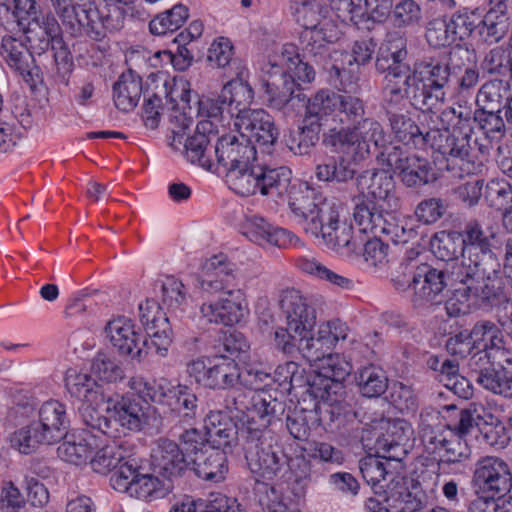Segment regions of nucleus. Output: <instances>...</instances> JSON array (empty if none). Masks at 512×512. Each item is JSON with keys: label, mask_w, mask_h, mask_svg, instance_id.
Returning a JSON list of instances; mask_svg holds the SVG:
<instances>
[{"label": "nucleus", "mask_w": 512, "mask_h": 512, "mask_svg": "<svg viewBox=\"0 0 512 512\" xmlns=\"http://www.w3.org/2000/svg\"><path fill=\"white\" fill-rule=\"evenodd\" d=\"M106 413L110 415L115 434L119 428L141 431L148 424L150 405L140 396L132 394L112 397L106 393Z\"/></svg>", "instance_id": "6ab92c4d"}, {"label": "nucleus", "mask_w": 512, "mask_h": 512, "mask_svg": "<svg viewBox=\"0 0 512 512\" xmlns=\"http://www.w3.org/2000/svg\"><path fill=\"white\" fill-rule=\"evenodd\" d=\"M98 448L94 435L85 433L78 441H65L57 449L58 456L65 462L75 465L86 463Z\"/></svg>", "instance_id": "8fccbe9b"}, {"label": "nucleus", "mask_w": 512, "mask_h": 512, "mask_svg": "<svg viewBox=\"0 0 512 512\" xmlns=\"http://www.w3.org/2000/svg\"><path fill=\"white\" fill-rule=\"evenodd\" d=\"M471 129L463 131L459 129H431L428 131L427 147L438 152L446 161L441 169L451 171L454 167L449 163L450 159L465 161L471 152Z\"/></svg>", "instance_id": "393cba45"}, {"label": "nucleus", "mask_w": 512, "mask_h": 512, "mask_svg": "<svg viewBox=\"0 0 512 512\" xmlns=\"http://www.w3.org/2000/svg\"><path fill=\"white\" fill-rule=\"evenodd\" d=\"M192 120L181 116V125L173 129V139L171 147L179 150L184 147L185 155L191 163H197L199 166L210 170L212 167V142L217 143V131L214 130V124L210 120L200 121L192 135L190 125Z\"/></svg>", "instance_id": "f8f14e48"}, {"label": "nucleus", "mask_w": 512, "mask_h": 512, "mask_svg": "<svg viewBox=\"0 0 512 512\" xmlns=\"http://www.w3.org/2000/svg\"><path fill=\"white\" fill-rule=\"evenodd\" d=\"M348 327L339 319L319 325L316 333L310 331L305 337L291 336L282 330L276 333V348L286 355L299 351L309 362H316L327 356L339 340L347 337Z\"/></svg>", "instance_id": "0eeeda50"}, {"label": "nucleus", "mask_w": 512, "mask_h": 512, "mask_svg": "<svg viewBox=\"0 0 512 512\" xmlns=\"http://www.w3.org/2000/svg\"><path fill=\"white\" fill-rule=\"evenodd\" d=\"M460 263L446 264L445 269L434 268L423 263L417 266L409 282L414 290L413 303L416 307L437 305L444 302L454 286H460V281L454 279L452 272Z\"/></svg>", "instance_id": "9d476101"}, {"label": "nucleus", "mask_w": 512, "mask_h": 512, "mask_svg": "<svg viewBox=\"0 0 512 512\" xmlns=\"http://www.w3.org/2000/svg\"><path fill=\"white\" fill-rule=\"evenodd\" d=\"M478 35L483 44L494 45L499 43L508 33L510 18H496L491 15H484L480 19Z\"/></svg>", "instance_id": "052dcab7"}, {"label": "nucleus", "mask_w": 512, "mask_h": 512, "mask_svg": "<svg viewBox=\"0 0 512 512\" xmlns=\"http://www.w3.org/2000/svg\"><path fill=\"white\" fill-rule=\"evenodd\" d=\"M222 97L226 99L229 107V116L238 120L244 112H253L249 109L254 98V91L248 82L236 77L228 81L222 88Z\"/></svg>", "instance_id": "c03bdc74"}, {"label": "nucleus", "mask_w": 512, "mask_h": 512, "mask_svg": "<svg viewBox=\"0 0 512 512\" xmlns=\"http://www.w3.org/2000/svg\"><path fill=\"white\" fill-rule=\"evenodd\" d=\"M70 421L66 407L57 400L44 402L37 419L15 431L11 443L23 454H31L41 445H53L67 435Z\"/></svg>", "instance_id": "7ed1b4c3"}, {"label": "nucleus", "mask_w": 512, "mask_h": 512, "mask_svg": "<svg viewBox=\"0 0 512 512\" xmlns=\"http://www.w3.org/2000/svg\"><path fill=\"white\" fill-rule=\"evenodd\" d=\"M56 14L66 31L73 37H88L103 41L108 34L124 27L126 11L118 6H128L135 0H104L99 9L94 0H51Z\"/></svg>", "instance_id": "f03ea898"}, {"label": "nucleus", "mask_w": 512, "mask_h": 512, "mask_svg": "<svg viewBox=\"0 0 512 512\" xmlns=\"http://www.w3.org/2000/svg\"><path fill=\"white\" fill-rule=\"evenodd\" d=\"M104 332L120 355L129 356L137 361H141L152 346L147 338L140 339L135 324L125 317L109 321Z\"/></svg>", "instance_id": "b1692460"}, {"label": "nucleus", "mask_w": 512, "mask_h": 512, "mask_svg": "<svg viewBox=\"0 0 512 512\" xmlns=\"http://www.w3.org/2000/svg\"><path fill=\"white\" fill-rule=\"evenodd\" d=\"M91 374L106 383L121 381L125 376L120 364L105 353H98L93 359Z\"/></svg>", "instance_id": "0e129e2a"}, {"label": "nucleus", "mask_w": 512, "mask_h": 512, "mask_svg": "<svg viewBox=\"0 0 512 512\" xmlns=\"http://www.w3.org/2000/svg\"><path fill=\"white\" fill-rule=\"evenodd\" d=\"M355 381L360 393L367 398H378L388 388L386 372L374 364L359 368L355 374Z\"/></svg>", "instance_id": "49530a36"}, {"label": "nucleus", "mask_w": 512, "mask_h": 512, "mask_svg": "<svg viewBox=\"0 0 512 512\" xmlns=\"http://www.w3.org/2000/svg\"><path fill=\"white\" fill-rule=\"evenodd\" d=\"M355 155L347 157L345 155L330 156L323 163L315 168V175L319 181L332 182L336 184H347L355 181L360 172L357 169Z\"/></svg>", "instance_id": "c9c22d12"}, {"label": "nucleus", "mask_w": 512, "mask_h": 512, "mask_svg": "<svg viewBox=\"0 0 512 512\" xmlns=\"http://www.w3.org/2000/svg\"><path fill=\"white\" fill-rule=\"evenodd\" d=\"M285 166L271 168L267 165H241L230 168L225 178L229 188L241 196H251L259 192L262 196L272 199L278 195V190H283Z\"/></svg>", "instance_id": "1a4fd4ad"}, {"label": "nucleus", "mask_w": 512, "mask_h": 512, "mask_svg": "<svg viewBox=\"0 0 512 512\" xmlns=\"http://www.w3.org/2000/svg\"><path fill=\"white\" fill-rule=\"evenodd\" d=\"M321 130L322 127L319 124L303 117L301 125L296 129L289 130L288 135H285V144L295 155H310L321 138Z\"/></svg>", "instance_id": "a19ab883"}, {"label": "nucleus", "mask_w": 512, "mask_h": 512, "mask_svg": "<svg viewBox=\"0 0 512 512\" xmlns=\"http://www.w3.org/2000/svg\"><path fill=\"white\" fill-rule=\"evenodd\" d=\"M241 436L245 460L252 474L263 480L281 479L291 469L293 460L272 431L248 432Z\"/></svg>", "instance_id": "423d86ee"}, {"label": "nucleus", "mask_w": 512, "mask_h": 512, "mask_svg": "<svg viewBox=\"0 0 512 512\" xmlns=\"http://www.w3.org/2000/svg\"><path fill=\"white\" fill-rule=\"evenodd\" d=\"M214 154L217 163L227 172L230 168H237L241 165H249L256 160V148L248 135L225 134L218 137L214 145Z\"/></svg>", "instance_id": "a878e982"}, {"label": "nucleus", "mask_w": 512, "mask_h": 512, "mask_svg": "<svg viewBox=\"0 0 512 512\" xmlns=\"http://www.w3.org/2000/svg\"><path fill=\"white\" fill-rule=\"evenodd\" d=\"M472 482L477 493L500 499L512 488V474L502 459L486 457L477 462Z\"/></svg>", "instance_id": "4be33fe9"}, {"label": "nucleus", "mask_w": 512, "mask_h": 512, "mask_svg": "<svg viewBox=\"0 0 512 512\" xmlns=\"http://www.w3.org/2000/svg\"><path fill=\"white\" fill-rule=\"evenodd\" d=\"M279 65L284 67L288 73H293L296 81L311 83L315 79L313 62L304 61L298 52V48L291 43L284 44L279 53L275 54Z\"/></svg>", "instance_id": "a18cd8bd"}, {"label": "nucleus", "mask_w": 512, "mask_h": 512, "mask_svg": "<svg viewBox=\"0 0 512 512\" xmlns=\"http://www.w3.org/2000/svg\"><path fill=\"white\" fill-rule=\"evenodd\" d=\"M447 19L455 41L466 40L474 31H479L481 24L479 16L467 9L456 11Z\"/></svg>", "instance_id": "bf43d9fd"}, {"label": "nucleus", "mask_w": 512, "mask_h": 512, "mask_svg": "<svg viewBox=\"0 0 512 512\" xmlns=\"http://www.w3.org/2000/svg\"><path fill=\"white\" fill-rule=\"evenodd\" d=\"M391 132L404 147L412 144L415 148L427 147L428 131L423 133L416 122L407 114L387 110L385 113Z\"/></svg>", "instance_id": "e433bc0d"}, {"label": "nucleus", "mask_w": 512, "mask_h": 512, "mask_svg": "<svg viewBox=\"0 0 512 512\" xmlns=\"http://www.w3.org/2000/svg\"><path fill=\"white\" fill-rule=\"evenodd\" d=\"M280 307L285 315L286 326H277L274 331V345L276 346V333L283 331L291 336L305 337L316 324V311L303 297L300 291L288 289L282 293Z\"/></svg>", "instance_id": "a211bd4d"}, {"label": "nucleus", "mask_w": 512, "mask_h": 512, "mask_svg": "<svg viewBox=\"0 0 512 512\" xmlns=\"http://www.w3.org/2000/svg\"><path fill=\"white\" fill-rule=\"evenodd\" d=\"M463 233L455 230L437 232L430 241L433 254L447 264L461 262L459 256L467 258L463 243Z\"/></svg>", "instance_id": "37998d69"}, {"label": "nucleus", "mask_w": 512, "mask_h": 512, "mask_svg": "<svg viewBox=\"0 0 512 512\" xmlns=\"http://www.w3.org/2000/svg\"><path fill=\"white\" fill-rule=\"evenodd\" d=\"M170 398L174 400L170 403L173 406L172 411L175 414L176 423L172 430H180L182 426L193 425L195 419L199 416L198 398L188 386L178 385L169 389Z\"/></svg>", "instance_id": "4c0bfd02"}, {"label": "nucleus", "mask_w": 512, "mask_h": 512, "mask_svg": "<svg viewBox=\"0 0 512 512\" xmlns=\"http://www.w3.org/2000/svg\"><path fill=\"white\" fill-rule=\"evenodd\" d=\"M337 104L340 121L349 124L348 126L355 127L366 118L365 102L352 93H338Z\"/></svg>", "instance_id": "6e6d98bb"}, {"label": "nucleus", "mask_w": 512, "mask_h": 512, "mask_svg": "<svg viewBox=\"0 0 512 512\" xmlns=\"http://www.w3.org/2000/svg\"><path fill=\"white\" fill-rule=\"evenodd\" d=\"M450 67L434 57L417 59L412 66L410 86L405 98L417 110L432 112L446 98Z\"/></svg>", "instance_id": "39448f33"}, {"label": "nucleus", "mask_w": 512, "mask_h": 512, "mask_svg": "<svg viewBox=\"0 0 512 512\" xmlns=\"http://www.w3.org/2000/svg\"><path fill=\"white\" fill-rule=\"evenodd\" d=\"M69 393L81 399L84 404L79 408L83 424L87 428L97 430L102 434L115 437L110 415H102L96 406L106 402V390L90 374L79 373L69 376L66 382Z\"/></svg>", "instance_id": "6e6552de"}, {"label": "nucleus", "mask_w": 512, "mask_h": 512, "mask_svg": "<svg viewBox=\"0 0 512 512\" xmlns=\"http://www.w3.org/2000/svg\"><path fill=\"white\" fill-rule=\"evenodd\" d=\"M297 266L303 272L314 275L321 280H325L343 289H351L353 287V281L351 279L330 270L315 258H299Z\"/></svg>", "instance_id": "13d9d810"}, {"label": "nucleus", "mask_w": 512, "mask_h": 512, "mask_svg": "<svg viewBox=\"0 0 512 512\" xmlns=\"http://www.w3.org/2000/svg\"><path fill=\"white\" fill-rule=\"evenodd\" d=\"M425 38L433 48H443L455 42L453 33L446 17L435 18L426 26Z\"/></svg>", "instance_id": "774afa93"}, {"label": "nucleus", "mask_w": 512, "mask_h": 512, "mask_svg": "<svg viewBox=\"0 0 512 512\" xmlns=\"http://www.w3.org/2000/svg\"><path fill=\"white\" fill-rule=\"evenodd\" d=\"M390 169H367L361 171L356 178L355 186L358 195L355 202L353 217L365 227H377L382 234L397 236V226L388 218L400 207V199L396 195L395 180Z\"/></svg>", "instance_id": "f257e3e1"}, {"label": "nucleus", "mask_w": 512, "mask_h": 512, "mask_svg": "<svg viewBox=\"0 0 512 512\" xmlns=\"http://www.w3.org/2000/svg\"><path fill=\"white\" fill-rule=\"evenodd\" d=\"M413 431L409 423L402 419L385 422L382 430V440L378 448L383 459L394 462L395 470H402V461L411 448L410 440Z\"/></svg>", "instance_id": "cd10ccee"}, {"label": "nucleus", "mask_w": 512, "mask_h": 512, "mask_svg": "<svg viewBox=\"0 0 512 512\" xmlns=\"http://www.w3.org/2000/svg\"><path fill=\"white\" fill-rule=\"evenodd\" d=\"M2 49L7 54L9 65L20 73L28 72L29 60L32 59L28 47L21 41L11 36L2 39Z\"/></svg>", "instance_id": "69168bd1"}, {"label": "nucleus", "mask_w": 512, "mask_h": 512, "mask_svg": "<svg viewBox=\"0 0 512 512\" xmlns=\"http://www.w3.org/2000/svg\"><path fill=\"white\" fill-rule=\"evenodd\" d=\"M301 39L303 58H308L315 65H321L329 57V42L326 41L322 30H306Z\"/></svg>", "instance_id": "5fc2aeb1"}, {"label": "nucleus", "mask_w": 512, "mask_h": 512, "mask_svg": "<svg viewBox=\"0 0 512 512\" xmlns=\"http://www.w3.org/2000/svg\"><path fill=\"white\" fill-rule=\"evenodd\" d=\"M227 453L222 449H213L208 452H200L190 461V472L198 478L219 483L223 481L228 472Z\"/></svg>", "instance_id": "72a5a7b5"}, {"label": "nucleus", "mask_w": 512, "mask_h": 512, "mask_svg": "<svg viewBox=\"0 0 512 512\" xmlns=\"http://www.w3.org/2000/svg\"><path fill=\"white\" fill-rule=\"evenodd\" d=\"M339 220L338 207L326 200L320 201L319 207L315 210L313 215L304 225V230L315 237H321L323 234L328 233L333 225H337Z\"/></svg>", "instance_id": "603ef678"}, {"label": "nucleus", "mask_w": 512, "mask_h": 512, "mask_svg": "<svg viewBox=\"0 0 512 512\" xmlns=\"http://www.w3.org/2000/svg\"><path fill=\"white\" fill-rule=\"evenodd\" d=\"M237 276V265L227 255L220 253L203 263L196 276L195 286L208 296L223 295L236 290Z\"/></svg>", "instance_id": "f3484780"}, {"label": "nucleus", "mask_w": 512, "mask_h": 512, "mask_svg": "<svg viewBox=\"0 0 512 512\" xmlns=\"http://www.w3.org/2000/svg\"><path fill=\"white\" fill-rule=\"evenodd\" d=\"M142 91V78L128 69L113 84L115 106L125 112L133 110L139 102Z\"/></svg>", "instance_id": "58836bf2"}, {"label": "nucleus", "mask_w": 512, "mask_h": 512, "mask_svg": "<svg viewBox=\"0 0 512 512\" xmlns=\"http://www.w3.org/2000/svg\"><path fill=\"white\" fill-rule=\"evenodd\" d=\"M243 234L258 245L270 244L284 248L292 243L295 236L286 229L274 227L260 216L247 219Z\"/></svg>", "instance_id": "f704fd0d"}, {"label": "nucleus", "mask_w": 512, "mask_h": 512, "mask_svg": "<svg viewBox=\"0 0 512 512\" xmlns=\"http://www.w3.org/2000/svg\"><path fill=\"white\" fill-rule=\"evenodd\" d=\"M127 460H136L129 455H125V450L122 445H106L94 450L93 455L90 457L89 464L92 470L96 473L106 475L112 470L117 468L120 470V466Z\"/></svg>", "instance_id": "09e8293b"}, {"label": "nucleus", "mask_w": 512, "mask_h": 512, "mask_svg": "<svg viewBox=\"0 0 512 512\" xmlns=\"http://www.w3.org/2000/svg\"><path fill=\"white\" fill-rule=\"evenodd\" d=\"M357 227H353L347 221H337V225H333L328 233L323 234L324 243L332 250L345 256L360 255L363 245V234L372 232L375 235L380 233L377 227H365L355 221Z\"/></svg>", "instance_id": "473e14b6"}, {"label": "nucleus", "mask_w": 512, "mask_h": 512, "mask_svg": "<svg viewBox=\"0 0 512 512\" xmlns=\"http://www.w3.org/2000/svg\"><path fill=\"white\" fill-rule=\"evenodd\" d=\"M151 458L152 472L158 475L165 484H170L171 490L174 483L179 482L190 473V462L179 445L172 440H160Z\"/></svg>", "instance_id": "5701e85b"}, {"label": "nucleus", "mask_w": 512, "mask_h": 512, "mask_svg": "<svg viewBox=\"0 0 512 512\" xmlns=\"http://www.w3.org/2000/svg\"><path fill=\"white\" fill-rule=\"evenodd\" d=\"M323 381L320 376H314L312 386L301 392L298 404L294 409L302 411L308 416L319 418L318 414L323 406V404H321L323 399L320 398V391L325 390V383Z\"/></svg>", "instance_id": "680f3d73"}, {"label": "nucleus", "mask_w": 512, "mask_h": 512, "mask_svg": "<svg viewBox=\"0 0 512 512\" xmlns=\"http://www.w3.org/2000/svg\"><path fill=\"white\" fill-rule=\"evenodd\" d=\"M463 243L467 258L461 259L459 268H471L480 271L483 266L497 267L500 262L497 254L493 251L494 242H497L498 233L493 227L483 228L477 219H471L464 225L462 231Z\"/></svg>", "instance_id": "4468645a"}, {"label": "nucleus", "mask_w": 512, "mask_h": 512, "mask_svg": "<svg viewBox=\"0 0 512 512\" xmlns=\"http://www.w3.org/2000/svg\"><path fill=\"white\" fill-rule=\"evenodd\" d=\"M205 387L209 389H231L240 380V369L235 359L214 355L209 366Z\"/></svg>", "instance_id": "79ce46f5"}, {"label": "nucleus", "mask_w": 512, "mask_h": 512, "mask_svg": "<svg viewBox=\"0 0 512 512\" xmlns=\"http://www.w3.org/2000/svg\"><path fill=\"white\" fill-rule=\"evenodd\" d=\"M248 313L247 303L240 289L228 291L216 302L203 303L200 314L209 323L233 326Z\"/></svg>", "instance_id": "c85d7f7f"}, {"label": "nucleus", "mask_w": 512, "mask_h": 512, "mask_svg": "<svg viewBox=\"0 0 512 512\" xmlns=\"http://www.w3.org/2000/svg\"><path fill=\"white\" fill-rule=\"evenodd\" d=\"M244 113L234 122L238 132L248 135L251 141L254 139L264 152L271 153L279 138V129L274 118L263 109Z\"/></svg>", "instance_id": "bb28decb"}, {"label": "nucleus", "mask_w": 512, "mask_h": 512, "mask_svg": "<svg viewBox=\"0 0 512 512\" xmlns=\"http://www.w3.org/2000/svg\"><path fill=\"white\" fill-rule=\"evenodd\" d=\"M321 141L322 145L331 151L347 150L355 155L357 138L354 127H331L323 132Z\"/></svg>", "instance_id": "4d7b16f0"}, {"label": "nucleus", "mask_w": 512, "mask_h": 512, "mask_svg": "<svg viewBox=\"0 0 512 512\" xmlns=\"http://www.w3.org/2000/svg\"><path fill=\"white\" fill-rule=\"evenodd\" d=\"M262 72L260 87L269 108L284 111L288 107H294L295 103L305 101L301 85L292 74L279 65L275 57L262 68Z\"/></svg>", "instance_id": "9b49d317"}, {"label": "nucleus", "mask_w": 512, "mask_h": 512, "mask_svg": "<svg viewBox=\"0 0 512 512\" xmlns=\"http://www.w3.org/2000/svg\"><path fill=\"white\" fill-rule=\"evenodd\" d=\"M10 15L2 17L0 23H16L22 29L32 26L37 19V9L34 0H12Z\"/></svg>", "instance_id": "338daca9"}, {"label": "nucleus", "mask_w": 512, "mask_h": 512, "mask_svg": "<svg viewBox=\"0 0 512 512\" xmlns=\"http://www.w3.org/2000/svg\"><path fill=\"white\" fill-rule=\"evenodd\" d=\"M381 491H375V497L367 500V509H380L384 512H416L423 504L425 495L417 491L413 485V491L409 490L407 479L399 474L391 478L386 485L379 486Z\"/></svg>", "instance_id": "2eb2a0df"}, {"label": "nucleus", "mask_w": 512, "mask_h": 512, "mask_svg": "<svg viewBox=\"0 0 512 512\" xmlns=\"http://www.w3.org/2000/svg\"><path fill=\"white\" fill-rule=\"evenodd\" d=\"M319 420L320 418L311 417L293 409L288 411L285 424L289 434L295 440L305 441L309 438L311 430L317 428Z\"/></svg>", "instance_id": "e2e57ef3"}, {"label": "nucleus", "mask_w": 512, "mask_h": 512, "mask_svg": "<svg viewBox=\"0 0 512 512\" xmlns=\"http://www.w3.org/2000/svg\"><path fill=\"white\" fill-rule=\"evenodd\" d=\"M357 141L355 143V159L364 160L372 154L371 144L378 150L376 160L384 165L386 158L384 154L388 153L389 148H397L389 140V135L385 132L380 122L374 118L367 117L361 123L354 127Z\"/></svg>", "instance_id": "c756f323"}, {"label": "nucleus", "mask_w": 512, "mask_h": 512, "mask_svg": "<svg viewBox=\"0 0 512 512\" xmlns=\"http://www.w3.org/2000/svg\"><path fill=\"white\" fill-rule=\"evenodd\" d=\"M139 468L136 460L122 464L110 478L113 489L145 501L162 498L171 491V485L165 484L154 472L144 474Z\"/></svg>", "instance_id": "ddd939ff"}, {"label": "nucleus", "mask_w": 512, "mask_h": 512, "mask_svg": "<svg viewBox=\"0 0 512 512\" xmlns=\"http://www.w3.org/2000/svg\"><path fill=\"white\" fill-rule=\"evenodd\" d=\"M338 92L330 89H321L305 101H300L305 107L304 117L323 127L329 117L337 112Z\"/></svg>", "instance_id": "ea45409f"}, {"label": "nucleus", "mask_w": 512, "mask_h": 512, "mask_svg": "<svg viewBox=\"0 0 512 512\" xmlns=\"http://www.w3.org/2000/svg\"><path fill=\"white\" fill-rule=\"evenodd\" d=\"M281 177H285L283 190H278V195H273L272 200L287 202L297 222L304 226L324 199L308 185L292 182V172L288 167L285 166Z\"/></svg>", "instance_id": "412c9836"}, {"label": "nucleus", "mask_w": 512, "mask_h": 512, "mask_svg": "<svg viewBox=\"0 0 512 512\" xmlns=\"http://www.w3.org/2000/svg\"><path fill=\"white\" fill-rule=\"evenodd\" d=\"M386 162L383 166L398 173L402 183L409 188L421 187L436 181L433 166L426 158L411 153L404 146L389 148L384 154Z\"/></svg>", "instance_id": "dca6fc26"}, {"label": "nucleus", "mask_w": 512, "mask_h": 512, "mask_svg": "<svg viewBox=\"0 0 512 512\" xmlns=\"http://www.w3.org/2000/svg\"><path fill=\"white\" fill-rule=\"evenodd\" d=\"M509 90V81L500 78L488 80L479 89L476 104L478 108L506 110V94Z\"/></svg>", "instance_id": "3c124183"}, {"label": "nucleus", "mask_w": 512, "mask_h": 512, "mask_svg": "<svg viewBox=\"0 0 512 512\" xmlns=\"http://www.w3.org/2000/svg\"><path fill=\"white\" fill-rule=\"evenodd\" d=\"M204 429L208 444L213 449H222L232 453L241 440V427L225 411H210L204 418Z\"/></svg>", "instance_id": "2f4dec72"}, {"label": "nucleus", "mask_w": 512, "mask_h": 512, "mask_svg": "<svg viewBox=\"0 0 512 512\" xmlns=\"http://www.w3.org/2000/svg\"><path fill=\"white\" fill-rule=\"evenodd\" d=\"M286 402L284 396L276 394L273 396L270 389L263 390L252 396L251 413L240 416L241 436L248 435V432L272 431L269 426L281 419L285 413Z\"/></svg>", "instance_id": "aec40b11"}, {"label": "nucleus", "mask_w": 512, "mask_h": 512, "mask_svg": "<svg viewBox=\"0 0 512 512\" xmlns=\"http://www.w3.org/2000/svg\"><path fill=\"white\" fill-rule=\"evenodd\" d=\"M188 17V8L185 5L176 4L150 21V32L154 35L173 34L184 24Z\"/></svg>", "instance_id": "864d4df0"}, {"label": "nucleus", "mask_w": 512, "mask_h": 512, "mask_svg": "<svg viewBox=\"0 0 512 512\" xmlns=\"http://www.w3.org/2000/svg\"><path fill=\"white\" fill-rule=\"evenodd\" d=\"M363 479L371 486H377L387 478H394L400 470L394 469V462L383 459L381 454H369L359 460Z\"/></svg>", "instance_id": "de8ad7c7"}, {"label": "nucleus", "mask_w": 512, "mask_h": 512, "mask_svg": "<svg viewBox=\"0 0 512 512\" xmlns=\"http://www.w3.org/2000/svg\"><path fill=\"white\" fill-rule=\"evenodd\" d=\"M140 321L150 338L155 352L165 356L172 343V329L169 318L160 310L158 303L147 300L139 305Z\"/></svg>", "instance_id": "7c9ffc66"}, {"label": "nucleus", "mask_w": 512, "mask_h": 512, "mask_svg": "<svg viewBox=\"0 0 512 512\" xmlns=\"http://www.w3.org/2000/svg\"><path fill=\"white\" fill-rule=\"evenodd\" d=\"M497 267L483 266L480 271L471 268H459L453 274L454 279L460 281L459 289H456V295L462 300L473 299L475 304L481 308L489 310L497 309V321L503 309L512 303L508 297L504 281L501 276V263L497 262Z\"/></svg>", "instance_id": "20e7f679"}]
</instances>
